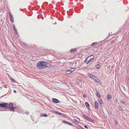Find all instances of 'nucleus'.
<instances>
[{"label": "nucleus", "instance_id": "obj_22", "mask_svg": "<svg viewBox=\"0 0 129 129\" xmlns=\"http://www.w3.org/2000/svg\"><path fill=\"white\" fill-rule=\"evenodd\" d=\"M56 114H58V115H61V113L59 112H57L56 111Z\"/></svg>", "mask_w": 129, "mask_h": 129}, {"label": "nucleus", "instance_id": "obj_6", "mask_svg": "<svg viewBox=\"0 0 129 129\" xmlns=\"http://www.w3.org/2000/svg\"><path fill=\"white\" fill-rule=\"evenodd\" d=\"M107 99L108 101H110L111 99V96L109 94H108V96L107 97Z\"/></svg>", "mask_w": 129, "mask_h": 129}, {"label": "nucleus", "instance_id": "obj_20", "mask_svg": "<svg viewBox=\"0 0 129 129\" xmlns=\"http://www.w3.org/2000/svg\"><path fill=\"white\" fill-rule=\"evenodd\" d=\"M74 120L75 122V123L77 124H78V123H79V122H78V121H77V120H76V119H74Z\"/></svg>", "mask_w": 129, "mask_h": 129}, {"label": "nucleus", "instance_id": "obj_15", "mask_svg": "<svg viewBox=\"0 0 129 129\" xmlns=\"http://www.w3.org/2000/svg\"><path fill=\"white\" fill-rule=\"evenodd\" d=\"M82 116L84 118H85L87 119H88V118L87 116L85 115L84 114Z\"/></svg>", "mask_w": 129, "mask_h": 129}, {"label": "nucleus", "instance_id": "obj_7", "mask_svg": "<svg viewBox=\"0 0 129 129\" xmlns=\"http://www.w3.org/2000/svg\"><path fill=\"white\" fill-rule=\"evenodd\" d=\"M94 104L95 105V108L96 109H97L98 108V104L97 101H95Z\"/></svg>", "mask_w": 129, "mask_h": 129}, {"label": "nucleus", "instance_id": "obj_31", "mask_svg": "<svg viewBox=\"0 0 129 129\" xmlns=\"http://www.w3.org/2000/svg\"><path fill=\"white\" fill-rule=\"evenodd\" d=\"M17 30L16 29V30H14L15 31V33L16 34H17Z\"/></svg>", "mask_w": 129, "mask_h": 129}, {"label": "nucleus", "instance_id": "obj_14", "mask_svg": "<svg viewBox=\"0 0 129 129\" xmlns=\"http://www.w3.org/2000/svg\"><path fill=\"white\" fill-rule=\"evenodd\" d=\"M76 69L75 68H71L70 70L71 72L72 73Z\"/></svg>", "mask_w": 129, "mask_h": 129}, {"label": "nucleus", "instance_id": "obj_34", "mask_svg": "<svg viewBox=\"0 0 129 129\" xmlns=\"http://www.w3.org/2000/svg\"><path fill=\"white\" fill-rule=\"evenodd\" d=\"M13 91H14V92L15 93H16L17 92L16 91V90H14Z\"/></svg>", "mask_w": 129, "mask_h": 129}, {"label": "nucleus", "instance_id": "obj_13", "mask_svg": "<svg viewBox=\"0 0 129 129\" xmlns=\"http://www.w3.org/2000/svg\"><path fill=\"white\" fill-rule=\"evenodd\" d=\"M41 117L44 116L45 117H46L48 116V115L46 114H41Z\"/></svg>", "mask_w": 129, "mask_h": 129}, {"label": "nucleus", "instance_id": "obj_33", "mask_svg": "<svg viewBox=\"0 0 129 129\" xmlns=\"http://www.w3.org/2000/svg\"><path fill=\"white\" fill-rule=\"evenodd\" d=\"M83 96L84 98H86V95L84 94V95H83Z\"/></svg>", "mask_w": 129, "mask_h": 129}, {"label": "nucleus", "instance_id": "obj_18", "mask_svg": "<svg viewBox=\"0 0 129 129\" xmlns=\"http://www.w3.org/2000/svg\"><path fill=\"white\" fill-rule=\"evenodd\" d=\"M10 20H11V21L12 22H14V21L13 20V17H12V18H10Z\"/></svg>", "mask_w": 129, "mask_h": 129}, {"label": "nucleus", "instance_id": "obj_10", "mask_svg": "<svg viewBox=\"0 0 129 129\" xmlns=\"http://www.w3.org/2000/svg\"><path fill=\"white\" fill-rule=\"evenodd\" d=\"M66 73L67 74H70L72 73L71 72L70 70L66 71Z\"/></svg>", "mask_w": 129, "mask_h": 129}, {"label": "nucleus", "instance_id": "obj_11", "mask_svg": "<svg viewBox=\"0 0 129 129\" xmlns=\"http://www.w3.org/2000/svg\"><path fill=\"white\" fill-rule=\"evenodd\" d=\"M96 95L99 98H100L101 97V96L100 94L97 91H96Z\"/></svg>", "mask_w": 129, "mask_h": 129}, {"label": "nucleus", "instance_id": "obj_23", "mask_svg": "<svg viewBox=\"0 0 129 129\" xmlns=\"http://www.w3.org/2000/svg\"><path fill=\"white\" fill-rule=\"evenodd\" d=\"M9 16L10 17V18H12V17H13L12 15L11 14V13H9Z\"/></svg>", "mask_w": 129, "mask_h": 129}, {"label": "nucleus", "instance_id": "obj_17", "mask_svg": "<svg viewBox=\"0 0 129 129\" xmlns=\"http://www.w3.org/2000/svg\"><path fill=\"white\" fill-rule=\"evenodd\" d=\"M82 79V78L80 77H78L77 78V80L79 81H81Z\"/></svg>", "mask_w": 129, "mask_h": 129}, {"label": "nucleus", "instance_id": "obj_9", "mask_svg": "<svg viewBox=\"0 0 129 129\" xmlns=\"http://www.w3.org/2000/svg\"><path fill=\"white\" fill-rule=\"evenodd\" d=\"M76 49H72L70 51L71 53H73L75 52L76 51Z\"/></svg>", "mask_w": 129, "mask_h": 129}, {"label": "nucleus", "instance_id": "obj_1", "mask_svg": "<svg viewBox=\"0 0 129 129\" xmlns=\"http://www.w3.org/2000/svg\"><path fill=\"white\" fill-rule=\"evenodd\" d=\"M49 66L50 64L49 63L43 61H39L36 65L37 68L39 70H42Z\"/></svg>", "mask_w": 129, "mask_h": 129}, {"label": "nucleus", "instance_id": "obj_2", "mask_svg": "<svg viewBox=\"0 0 129 129\" xmlns=\"http://www.w3.org/2000/svg\"><path fill=\"white\" fill-rule=\"evenodd\" d=\"M94 56L93 55H91L88 57L86 59L85 62L87 64H88L91 60L94 58Z\"/></svg>", "mask_w": 129, "mask_h": 129}, {"label": "nucleus", "instance_id": "obj_16", "mask_svg": "<svg viewBox=\"0 0 129 129\" xmlns=\"http://www.w3.org/2000/svg\"><path fill=\"white\" fill-rule=\"evenodd\" d=\"M85 105L88 108V107H89V105L87 102H86L85 103Z\"/></svg>", "mask_w": 129, "mask_h": 129}, {"label": "nucleus", "instance_id": "obj_35", "mask_svg": "<svg viewBox=\"0 0 129 129\" xmlns=\"http://www.w3.org/2000/svg\"><path fill=\"white\" fill-rule=\"evenodd\" d=\"M84 127H85V128H87V127H88L87 126H84Z\"/></svg>", "mask_w": 129, "mask_h": 129}, {"label": "nucleus", "instance_id": "obj_30", "mask_svg": "<svg viewBox=\"0 0 129 129\" xmlns=\"http://www.w3.org/2000/svg\"><path fill=\"white\" fill-rule=\"evenodd\" d=\"M87 120H89V121H92V120L91 118H88Z\"/></svg>", "mask_w": 129, "mask_h": 129}, {"label": "nucleus", "instance_id": "obj_19", "mask_svg": "<svg viewBox=\"0 0 129 129\" xmlns=\"http://www.w3.org/2000/svg\"><path fill=\"white\" fill-rule=\"evenodd\" d=\"M97 44V42L94 43H92L91 45L92 46H93Z\"/></svg>", "mask_w": 129, "mask_h": 129}, {"label": "nucleus", "instance_id": "obj_3", "mask_svg": "<svg viewBox=\"0 0 129 129\" xmlns=\"http://www.w3.org/2000/svg\"><path fill=\"white\" fill-rule=\"evenodd\" d=\"M8 104L7 103H4L0 104V107L4 108L5 109L8 108Z\"/></svg>", "mask_w": 129, "mask_h": 129}, {"label": "nucleus", "instance_id": "obj_21", "mask_svg": "<svg viewBox=\"0 0 129 129\" xmlns=\"http://www.w3.org/2000/svg\"><path fill=\"white\" fill-rule=\"evenodd\" d=\"M119 110H121V111L123 110V108H121V106H119Z\"/></svg>", "mask_w": 129, "mask_h": 129}, {"label": "nucleus", "instance_id": "obj_12", "mask_svg": "<svg viewBox=\"0 0 129 129\" xmlns=\"http://www.w3.org/2000/svg\"><path fill=\"white\" fill-rule=\"evenodd\" d=\"M99 104L100 105H101L103 104V101L101 99H99Z\"/></svg>", "mask_w": 129, "mask_h": 129}, {"label": "nucleus", "instance_id": "obj_29", "mask_svg": "<svg viewBox=\"0 0 129 129\" xmlns=\"http://www.w3.org/2000/svg\"><path fill=\"white\" fill-rule=\"evenodd\" d=\"M63 123H65V124L68 123V122H67L66 121H65L64 120H63Z\"/></svg>", "mask_w": 129, "mask_h": 129}, {"label": "nucleus", "instance_id": "obj_25", "mask_svg": "<svg viewBox=\"0 0 129 129\" xmlns=\"http://www.w3.org/2000/svg\"><path fill=\"white\" fill-rule=\"evenodd\" d=\"M56 111H55V110H52V111H51L52 112H53V113H56Z\"/></svg>", "mask_w": 129, "mask_h": 129}, {"label": "nucleus", "instance_id": "obj_24", "mask_svg": "<svg viewBox=\"0 0 129 129\" xmlns=\"http://www.w3.org/2000/svg\"><path fill=\"white\" fill-rule=\"evenodd\" d=\"M56 111H55V110H52V111H51L52 112H53V113H56Z\"/></svg>", "mask_w": 129, "mask_h": 129}, {"label": "nucleus", "instance_id": "obj_5", "mask_svg": "<svg viewBox=\"0 0 129 129\" xmlns=\"http://www.w3.org/2000/svg\"><path fill=\"white\" fill-rule=\"evenodd\" d=\"M8 108L12 110H14V108L13 107V104L12 103H10L8 105Z\"/></svg>", "mask_w": 129, "mask_h": 129}, {"label": "nucleus", "instance_id": "obj_32", "mask_svg": "<svg viewBox=\"0 0 129 129\" xmlns=\"http://www.w3.org/2000/svg\"><path fill=\"white\" fill-rule=\"evenodd\" d=\"M14 81V79H12L11 80V81L12 82H15V81Z\"/></svg>", "mask_w": 129, "mask_h": 129}, {"label": "nucleus", "instance_id": "obj_4", "mask_svg": "<svg viewBox=\"0 0 129 129\" xmlns=\"http://www.w3.org/2000/svg\"><path fill=\"white\" fill-rule=\"evenodd\" d=\"M87 75L88 76L92 78L95 81L97 82V80H98V79L94 75L89 73Z\"/></svg>", "mask_w": 129, "mask_h": 129}, {"label": "nucleus", "instance_id": "obj_28", "mask_svg": "<svg viewBox=\"0 0 129 129\" xmlns=\"http://www.w3.org/2000/svg\"><path fill=\"white\" fill-rule=\"evenodd\" d=\"M13 26L14 30H16V29L15 28V26L14 25H13Z\"/></svg>", "mask_w": 129, "mask_h": 129}, {"label": "nucleus", "instance_id": "obj_36", "mask_svg": "<svg viewBox=\"0 0 129 129\" xmlns=\"http://www.w3.org/2000/svg\"><path fill=\"white\" fill-rule=\"evenodd\" d=\"M81 129H83V128L82 127H81Z\"/></svg>", "mask_w": 129, "mask_h": 129}, {"label": "nucleus", "instance_id": "obj_8", "mask_svg": "<svg viewBox=\"0 0 129 129\" xmlns=\"http://www.w3.org/2000/svg\"><path fill=\"white\" fill-rule=\"evenodd\" d=\"M52 101L53 102L55 103H58L59 102V101L58 100L55 99H53L52 100Z\"/></svg>", "mask_w": 129, "mask_h": 129}, {"label": "nucleus", "instance_id": "obj_27", "mask_svg": "<svg viewBox=\"0 0 129 129\" xmlns=\"http://www.w3.org/2000/svg\"><path fill=\"white\" fill-rule=\"evenodd\" d=\"M96 68L97 69H99L100 68V65L99 64L97 65Z\"/></svg>", "mask_w": 129, "mask_h": 129}, {"label": "nucleus", "instance_id": "obj_26", "mask_svg": "<svg viewBox=\"0 0 129 129\" xmlns=\"http://www.w3.org/2000/svg\"><path fill=\"white\" fill-rule=\"evenodd\" d=\"M67 124H68L69 125H73L72 123L70 122L69 123H67Z\"/></svg>", "mask_w": 129, "mask_h": 129}]
</instances>
